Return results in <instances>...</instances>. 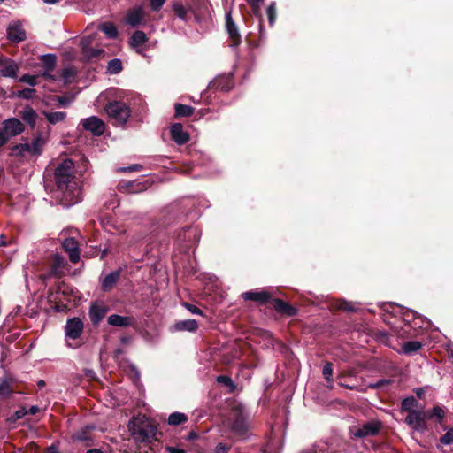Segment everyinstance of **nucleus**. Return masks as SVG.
I'll return each mask as SVG.
<instances>
[{"instance_id":"nucleus-34","label":"nucleus","mask_w":453,"mask_h":453,"mask_svg":"<svg viewBox=\"0 0 453 453\" xmlns=\"http://www.w3.org/2000/svg\"><path fill=\"white\" fill-rule=\"evenodd\" d=\"M27 414V411L24 406L20 407L16 411L13 415L8 417L5 419V424L10 427H15V424L18 420L23 418Z\"/></svg>"},{"instance_id":"nucleus-18","label":"nucleus","mask_w":453,"mask_h":453,"mask_svg":"<svg viewBox=\"0 0 453 453\" xmlns=\"http://www.w3.org/2000/svg\"><path fill=\"white\" fill-rule=\"evenodd\" d=\"M234 87V81L232 75H219L211 81L209 88L211 89L220 90L223 92H228Z\"/></svg>"},{"instance_id":"nucleus-35","label":"nucleus","mask_w":453,"mask_h":453,"mask_svg":"<svg viewBox=\"0 0 453 453\" xmlns=\"http://www.w3.org/2000/svg\"><path fill=\"white\" fill-rule=\"evenodd\" d=\"M399 307L401 309V315L403 322L411 326L417 316H418V313L411 309L404 308L403 306Z\"/></svg>"},{"instance_id":"nucleus-6","label":"nucleus","mask_w":453,"mask_h":453,"mask_svg":"<svg viewBox=\"0 0 453 453\" xmlns=\"http://www.w3.org/2000/svg\"><path fill=\"white\" fill-rule=\"evenodd\" d=\"M250 429L248 418L242 411H236L234 419L231 423V432L240 437L243 438L247 435Z\"/></svg>"},{"instance_id":"nucleus-47","label":"nucleus","mask_w":453,"mask_h":453,"mask_svg":"<svg viewBox=\"0 0 453 453\" xmlns=\"http://www.w3.org/2000/svg\"><path fill=\"white\" fill-rule=\"evenodd\" d=\"M95 38H96V35H90L84 36L81 38V40L80 42L81 52L84 51V50H88L91 47V44L94 42Z\"/></svg>"},{"instance_id":"nucleus-4","label":"nucleus","mask_w":453,"mask_h":453,"mask_svg":"<svg viewBox=\"0 0 453 453\" xmlns=\"http://www.w3.org/2000/svg\"><path fill=\"white\" fill-rule=\"evenodd\" d=\"M383 427V424L379 419H372L363 425L350 426L349 427V434L351 439H364L366 437H373L380 434Z\"/></svg>"},{"instance_id":"nucleus-39","label":"nucleus","mask_w":453,"mask_h":453,"mask_svg":"<svg viewBox=\"0 0 453 453\" xmlns=\"http://www.w3.org/2000/svg\"><path fill=\"white\" fill-rule=\"evenodd\" d=\"M418 406V401L414 396H409L404 398L401 403V410L405 412L415 411L414 407Z\"/></svg>"},{"instance_id":"nucleus-13","label":"nucleus","mask_w":453,"mask_h":453,"mask_svg":"<svg viewBox=\"0 0 453 453\" xmlns=\"http://www.w3.org/2000/svg\"><path fill=\"white\" fill-rule=\"evenodd\" d=\"M14 393H21L18 389V383L12 376H6L0 382V399L9 400Z\"/></svg>"},{"instance_id":"nucleus-41","label":"nucleus","mask_w":453,"mask_h":453,"mask_svg":"<svg viewBox=\"0 0 453 453\" xmlns=\"http://www.w3.org/2000/svg\"><path fill=\"white\" fill-rule=\"evenodd\" d=\"M123 69L122 62L119 58H113L108 62L107 70L111 74L119 73Z\"/></svg>"},{"instance_id":"nucleus-5","label":"nucleus","mask_w":453,"mask_h":453,"mask_svg":"<svg viewBox=\"0 0 453 453\" xmlns=\"http://www.w3.org/2000/svg\"><path fill=\"white\" fill-rule=\"evenodd\" d=\"M45 139L41 134H38L31 143L25 142L14 145L11 148V156L24 157V153L27 152L31 155L39 156L42 153Z\"/></svg>"},{"instance_id":"nucleus-46","label":"nucleus","mask_w":453,"mask_h":453,"mask_svg":"<svg viewBox=\"0 0 453 453\" xmlns=\"http://www.w3.org/2000/svg\"><path fill=\"white\" fill-rule=\"evenodd\" d=\"M64 265H65V259L61 255L55 254L52 256L51 270L53 272H56L57 270L64 267Z\"/></svg>"},{"instance_id":"nucleus-56","label":"nucleus","mask_w":453,"mask_h":453,"mask_svg":"<svg viewBox=\"0 0 453 453\" xmlns=\"http://www.w3.org/2000/svg\"><path fill=\"white\" fill-rule=\"evenodd\" d=\"M142 169V165L140 164H134L128 167H120L118 169L119 173H127V172H134L141 171Z\"/></svg>"},{"instance_id":"nucleus-26","label":"nucleus","mask_w":453,"mask_h":453,"mask_svg":"<svg viewBox=\"0 0 453 453\" xmlns=\"http://www.w3.org/2000/svg\"><path fill=\"white\" fill-rule=\"evenodd\" d=\"M425 418L426 420H435V422L441 425L445 418V410L442 406L435 405L432 409L425 411Z\"/></svg>"},{"instance_id":"nucleus-52","label":"nucleus","mask_w":453,"mask_h":453,"mask_svg":"<svg viewBox=\"0 0 453 453\" xmlns=\"http://www.w3.org/2000/svg\"><path fill=\"white\" fill-rule=\"evenodd\" d=\"M38 75L24 74L20 77L19 81L27 83L30 86H35L37 84Z\"/></svg>"},{"instance_id":"nucleus-64","label":"nucleus","mask_w":453,"mask_h":453,"mask_svg":"<svg viewBox=\"0 0 453 453\" xmlns=\"http://www.w3.org/2000/svg\"><path fill=\"white\" fill-rule=\"evenodd\" d=\"M50 72L51 71L44 70V72L42 73V76L47 80L57 81V77L55 75H52Z\"/></svg>"},{"instance_id":"nucleus-27","label":"nucleus","mask_w":453,"mask_h":453,"mask_svg":"<svg viewBox=\"0 0 453 453\" xmlns=\"http://www.w3.org/2000/svg\"><path fill=\"white\" fill-rule=\"evenodd\" d=\"M144 12L141 6L128 11L127 14V22L132 27H137L142 23Z\"/></svg>"},{"instance_id":"nucleus-51","label":"nucleus","mask_w":453,"mask_h":453,"mask_svg":"<svg viewBox=\"0 0 453 453\" xmlns=\"http://www.w3.org/2000/svg\"><path fill=\"white\" fill-rule=\"evenodd\" d=\"M336 309L343 311H355L354 305L351 303L344 300L339 301L337 303Z\"/></svg>"},{"instance_id":"nucleus-43","label":"nucleus","mask_w":453,"mask_h":453,"mask_svg":"<svg viewBox=\"0 0 453 453\" xmlns=\"http://www.w3.org/2000/svg\"><path fill=\"white\" fill-rule=\"evenodd\" d=\"M81 53L83 57L86 58L88 60H91L93 58L100 57L101 55H104L105 51L103 49H94L90 47L88 50H84V51H82Z\"/></svg>"},{"instance_id":"nucleus-20","label":"nucleus","mask_w":453,"mask_h":453,"mask_svg":"<svg viewBox=\"0 0 453 453\" xmlns=\"http://www.w3.org/2000/svg\"><path fill=\"white\" fill-rule=\"evenodd\" d=\"M63 249L68 253L69 259L75 264L80 260V250L78 242L73 238H66L62 243Z\"/></svg>"},{"instance_id":"nucleus-42","label":"nucleus","mask_w":453,"mask_h":453,"mask_svg":"<svg viewBox=\"0 0 453 453\" xmlns=\"http://www.w3.org/2000/svg\"><path fill=\"white\" fill-rule=\"evenodd\" d=\"M428 319L418 313V316H417L416 319L413 321L410 327L418 332L419 329H422L425 326H428Z\"/></svg>"},{"instance_id":"nucleus-45","label":"nucleus","mask_w":453,"mask_h":453,"mask_svg":"<svg viewBox=\"0 0 453 453\" xmlns=\"http://www.w3.org/2000/svg\"><path fill=\"white\" fill-rule=\"evenodd\" d=\"M266 15L268 19V22L270 26H273L277 17L276 12V4L274 2L271 3L266 8Z\"/></svg>"},{"instance_id":"nucleus-21","label":"nucleus","mask_w":453,"mask_h":453,"mask_svg":"<svg viewBox=\"0 0 453 453\" xmlns=\"http://www.w3.org/2000/svg\"><path fill=\"white\" fill-rule=\"evenodd\" d=\"M95 429L94 426H86L78 432H76L73 438L74 441L84 442L85 446L91 447L94 445V439L91 432Z\"/></svg>"},{"instance_id":"nucleus-40","label":"nucleus","mask_w":453,"mask_h":453,"mask_svg":"<svg viewBox=\"0 0 453 453\" xmlns=\"http://www.w3.org/2000/svg\"><path fill=\"white\" fill-rule=\"evenodd\" d=\"M44 114L47 120L52 125L62 122L66 118V113L64 111L45 112Z\"/></svg>"},{"instance_id":"nucleus-36","label":"nucleus","mask_w":453,"mask_h":453,"mask_svg":"<svg viewBox=\"0 0 453 453\" xmlns=\"http://www.w3.org/2000/svg\"><path fill=\"white\" fill-rule=\"evenodd\" d=\"M40 59L42 61V67L44 68V70L53 71L55 69L56 61H57V58L55 55H53V54L42 55V56H41Z\"/></svg>"},{"instance_id":"nucleus-22","label":"nucleus","mask_w":453,"mask_h":453,"mask_svg":"<svg viewBox=\"0 0 453 453\" xmlns=\"http://www.w3.org/2000/svg\"><path fill=\"white\" fill-rule=\"evenodd\" d=\"M121 269L112 271L107 274L102 280L101 289L104 292H110L113 289L114 286L120 278Z\"/></svg>"},{"instance_id":"nucleus-38","label":"nucleus","mask_w":453,"mask_h":453,"mask_svg":"<svg viewBox=\"0 0 453 453\" xmlns=\"http://www.w3.org/2000/svg\"><path fill=\"white\" fill-rule=\"evenodd\" d=\"M422 348V343L418 341H409L403 344V352L411 355L418 352Z\"/></svg>"},{"instance_id":"nucleus-31","label":"nucleus","mask_w":453,"mask_h":453,"mask_svg":"<svg viewBox=\"0 0 453 453\" xmlns=\"http://www.w3.org/2000/svg\"><path fill=\"white\" fill-rule=\"evenodd\" d=\"M98 29L104 33L110 39H116L118 37V29L111 22H104L100 24Z\"/></svg>"},{"instance_id":"nucleus-23","label":"nucleus","mask_w":453,"mask_h":453,"mask_svg":"<svg viewBox=\"0 0 453 453\" xmlns=\"http://www.w3.org/2000/svg\"><path fill=\"white\" fill-rule=\"evenodd\" d=\"M7 38L15 43L23 42L26 40L25 30L19 24L11 25L7 29Z\"/></svg>"},{"instance_id":"nucleus-33","label":"nucleus","mask_w":453,"mask_h":453,"mask_svg":"<svg viewBox=\"0 0 453 453\" xmlns=\"http://www.w3.org/2000/svg\"><path fill=\"white\" fill-rule=\"evenodd\" d=\"M174 110L175 118L190 117L195 111L194 107L182 104H175Z\"/></svg>"},{"instance_id":"nucleus-12","label":"nucleus","mask_w":453,"mask_h":453,"mask_svg":"<svg viewBox=\"0 0 453 453\" xmlns=\"http://www.w3.org/2000/svg\"><path fill=\"white\" fill-rule=\"evenodd\" d=\"M81 125L84 130L89 131L95 136H100L105 131L104 122L96 116L82 119L81 120Z\"/></svg>"},{"instance_id":"nucleus-19","label":"nucleus","mask_w":453,"mask_h":453,"mask_svg":"<svg viewBox=\"0 0 453 453\" xmlns=\"http://www.w3.org/2000/svg\"><path fill=\"white\" fill-rule=\"evenodd\" d=\"M170 134L172 140L178 145H184L190 139L189 134L183 130V126L180 123H173L171 126Z\"/></svg>"},{"instance_id":"nucleus-44","label":"nucleus","mask_w":453,"mask_h":453,"mask_svg":"<svg viewBox=\"0 0 453 453\" xmlns=\"http://www.w3.org/2000/svg\"><path fill=\"white\" fill-rule=\"evenodd\" d=\"M77 72L74 67H66L62 70L61 77L65 83H70L73 79L76 76Z\"/></svg>"},{"instance_id":"nucleus-49","label":"nucleus","mask_w":453,"mask_h":453,"mask_svg":"<svg viewBox=\"0 0 453 453\" xmlns=\"http://www.w3.org/2000/svg\"><path fill=\"white\" fill-rule=\"evenodd\" d=\"M18 96L24 99H32L36 96V90L26 88L19 92Z\"/></svg>"},{"instance_id":"nucleus-32","label":"nucleus","mask_w":453,"mask_h":453,"mask_svg":"<svg viewBox=\"0 0 453 453\" xmlns=\"http://www.w3.org/2000/svg\"><path fill=\"white\" fill-rule=\"evenodd\" d=\"M188 420V415L182 412L175 411L169 415L168 425L170 426H180L187 423Z\"/></svg>"},{"instance_id":"nucleus-9","label":"nucleus","mask_w":453,"mask_h":453,"mask_svg":"<svg viewBox=\"0 0 453 453\" xmlns=\"http://www.w3.org/2000/svg\"><path fill=\"white\" fill-rule=\"evenodd\" d=\"M242 298L244 301H252L256 303L258 306L265 305L270 303L273 299V295L266 290H250L243 292L241 295Z\"/></svg>"},{"instance_id":"nucleus-29","label":"nucleus","mask_w":453,"mask_h":453,"mask_svg":"<svg viewBox=\"0 0 453 453\" xmlns=\"http://www.w3.org/2000/svg\"><path fill=\"white\" fill-rule=\"evenodd\" d=\"M20 117L32 128H35L36 124L37 113L32 107H25L20 112Z\"/></svg>"},{"instance_id":"nucleus-37","label":"nucleus","mask_w":453,"mask_h":453,"mask_svg":"<svg viewBox=\"0 0 453 453\" xmlns=\"http://www.w3.org/2000/svg\"><path fill=\"white\" fill-rule=\"evenodd\" d=\"M173 12H174L175 16L181 20H188V10L182 4L181 2H174L173 4Z\"/></svg>"},{"instance_id":"nucleus-11","label":"nucleus","mask_w":453,"mask_h":453,"mask_svg":"<svg viewBox=\"0 0 453 453\" xmlns=\"http://www.w3.org/2000/svg\"><path fill=\"white\" fill-rule=\"evenodd\" d=\"M110 308L104 302H93L88 310V316L93 326H97L108 313Z\"/></svg>"},{"instance_id":"nucleus-8","label":"nucleus","mask_w":453,"mask_h":453,"mask_svg":"<svg viewBox=\"0 0 453 453\" xmlns=\"http://www.w3.org/2000/svg\"><path fill=\"white\" fill-rule=\"evenodd\" d=\"M84 330V323L81 319L73 317L68 319L65 326V334L66 339L77 340L81 337Z\"/></svg>"},{"instance_id":"nucleus-58","label":"nucleus","mask_w":453,"mask_h":453,"mask_svg":"<svg viewBox=\"0 0 453 453\" xmlns=\"http://www.w3.org/2000/svg\"><path fill=\"white\" fill-rule=\"evenodd\" d=\"M184 306L187 308L188 311H189L193 314L203 315L202 310L194 304L185 303Z\"/></svg>"},{"instance_id":"nucleus-62","label":"nucleus","mask_w":453,"mask_h":453,"mask_svg":"<svg viewBox=\"0 0 453 453\" xmlns=\"http://www.w3.org/2000/svg\"><path fill=\"white\" fill-rule=\"evenodd\" d=\"M165 450L169 453H187V450L174 446H166Z\"/></svg>"},{"instance_id":"nucleus-2","label":"nucleus","mask_w":453,"mask_h":453,"mask_svg":"<svg viewBox=\"0 0 453 453\" xmlns=\"http://www.w3.org/2000/svg\"><path fill=\"white\" fill-rule=\"evenodd\" d=\"M128 428L135 441L144 446L156 441L157 426L144 416L133 418L128 423Z\"/></svg>"},{"instance_id":"nucleus-16","label":"nucleus","mask_w":453,"mask_h":453,"mask_svg":"<svg viewBox=\"0 0 453 453\" xmlns=\"http://www.w3.org/2000/svg\"><path fill=\"white\" fill-rule=\"evenodd\" d=\"M226 28L229 36V39L232 42L231 46L236 47L240 45L242 42V36L239 33V29L232 19L231 12H227L226 15Z\"/></svg>"},{"instance_id":"nucleus-50","label":"nucleus","mask_w":453,"mask_h":453,"mask_svg":"<svg viewBox=\"0 0 453 453\" xmlns=\"http://www.w3.org/2000/svg\"><path fill=\"white\" fill-rule=\"evenodd\" d=\"M440 442L444 445H450L453 443V427L448 429V431L440 438Z\"/></svg>"},{"instance_id":"nucleus-25","label":"nucleus","mask_w":453,"mask_h":453,"mask_svg":"<svg viewBox=\"0 0 453 453\" xmlns=\"http://www.w3.org/2000/svg\"><path fill=\"white\" fill-rule=\"evenodd\" d=\"M196 236L197 231L196 228L191 226H186L182 228V230L179 233L177 240L180 242H190V244L186 245V248L189 249L192 247V242H196Z\"/></svg>"},{"instance_id":"nucleus-3","label":"nucleus","mask_w":453,"mask_h":453,"mask_svg":"<svg viewBox=\"0 0 453 453\" xmlns=\"http://www.w3.org/2000/svg\"><path fill=\"white\" fill-rule=\"evenodd\" d=\"M104 111L114 124L119 126H124L131 114L129 106L125 102L118 100L108 102Z\"/></svg>"},{"instance_id":"nucleus-53","label":"nucleus","mask_w":453,"mask_h":453,"mask_svg":"<svg viewBox=\"0 0 453 453\" xmlns=\"http://www.w3.org/2000/svg\"><path fill=\"white\" fill-rule=\"evenodd\" d=\"M93 249H95V251L91 254V256H99L100 259L103 260L105 258V257L109 254L110 250L108 247H104V249L97 248V246H91Z\"/></svg>"},{"instance_id":"nucleus-57","label":"nucleus","mask_w":453,"mask_h":453,"mask_svg":"<svg viewBox=\"0 0 453 453\" xmlns=\"http://www.w3.org/2000/svg\"><path fill=\"white\" fill-rule=\"evenodd\" d=\"M165 2L166 0H150V8L153 12H158Z\"/></svg>"},{"instance_id":"nucleus-24","label":"nucleus","mask_w":453,"mask_h":453,"mask_svg":"<svg viewBox=\"0 0 453 453\" xmlns=\"http://www.w3.org/2000/svg\"><path fill=\"white\" fill-rule=\"evenodd\" d=\"M107 322L109 325L117 327H128L134 324L135 319L133 317H125L119 314H111L108 317Z\"/></svg>"},{"instance_id":"nucleus-60","label":"nucleus","mask_w":453,"mask_h":453,"mask_svg":"<svg viewBox=\"0 0 453 453\" xmlns=\"http://www.w3.org/2000/svg\"><path fill=\"white\" fill-rule=\"evenodd\" d=\"M389 383V380H380L375 383L369 384V388L372 389L380 388Z\"/></svg>"},{"instance_id":"nucleus-59","label":"nucleus","mask_w":453,"mask_h":453,"mask_svg":"<svg viewBox=\"0 0 453 453\" xmlns=\"http://www.w3.org/2000/svg\"><path fill=\"white\" fill-rule=\"evenodd\" d=\"M264 0H248V4H250V6L252 8V11L254 12L255 15H257V12H258V9H259V4L263 2Z\"/></svg>"},{"instance_id":"nucleus-7","label":"nucleus","mask_w":453,"mask_h":453,"mask_svg":"<svg viewBox=\"0 0 453 453\" xmlns=\"http://www.w3.org/2000/svg\"><path fill=\"white\" fill-rule=\"evenodd\" d=\"M149 187L147 180L137 179L134 180H121L118 184V190L125 194H138L146 190Z\"/></svg>"},{"instance_id":"nucleus-54","label":"nucleus","mask_w":453,"mask_h":453,"mask_svg":"<svg viewBox=\"0 0 453 453\" xmlns=\"http://www.w3.org/2000/svg\"><path fill=\"white\" fill-rule=\"evenodd\" d=\"M322 372H323V375H324L325 379L327 381H331L332 380V376H333V365H332V363L327 362L324 365Z\"/></svg>"},{"instance_id":"nucleus-17","label":"nucleus","mask_w":453,"mask_h":453,"mask_svg":"<svg viewBox=\"0 0 453 453\" xmlns=\"http://www.w3.org/2000/svg\"><path fill=\"white\" fill-rule=\"evenodd\" d=\"M9 138L20 134L24 131V125L16 118H12L3 122L1 128Z\"/></svg>"},{"instance_id":"nucleus-28","label":"nucleus","mask_w":453,"mask_h":453,"mask_svg":"<svg viewBox=\"0 0 453 453\" xmlns=\"http://www.w3.org/2000/svg\"><path fill=\"white\" fill-rule=\"evenodd\" d=\"M173 327L176 331H188V332H195L198 328V323L196 319H186L177 321Z\"/></svg>"},{"instance_id":"nucleus-63","label":"nucleus","mask_w":453,"mask_h":453,"mask_svg":"<svg viewBox=\"0 0 453 453\" xmlns=\"http://www.w3.org/2000/svg\"><path fill=\"white\" fill-rule=\"evenodd\" d=\"M9 136L0 128V148L7 143Z\"/></svg>"},{"instance_id":"nucleus-48","label":"nucleus","mask_w":453,"mask_h":453,"mask_svg":"<svg viewBox=\"0 0 453 453\" xmlns=\"http://www.w3.org/2000/svg\"><path fill=\"white\" fill-rule=\"evenodd\" d=\"M217 381L226 387L230 388L231 389L235 388V385L233 380L227 375H219L217 377Z\"/></svg>"},{"instance_id":"nucleus-55","label":"nucleus","mask_w":453,"mask_h":453,"mask_svg":"<svg viewBox=\"0 0 453 453\" xmlns=\"http://www.w3.org/2000/svg\"><path fill=\"white\" fill-rule=\"evenodd\" d=\"M231 449V445L225 444L223 442H219L215 449L213 453H228Z\"/></svg>"},{"instance_id":"nucleus-61","label":"nucleus","mask_w":453,"mask_h":453,"mask_svg":"<svg viewBox=\"0 0 453 453\" xmlns=\"http://www.w3.org/2000/svg\"><path fill=\"white\" fill-rule=\"evenodd\" d=\"M200 435L199 434H197L196 431H190L188 432V434L184 437V439L187 441H190V442H193V441H196L199 439Z\"/></svg>"},{"instance_id":"nucleus-14","label":"nucleus","mask_w":453,"mask_h":453,"mask_svg":"<svg viewBox=\"0 0 453 453\" xmlns=\"http://www.w3.org/2000/svg\"><path fill=\"white\" fill-rule=\"evenodd\" d=\"M271 305L273 306V310L280 316L290 318L296 316L298 313V309L296 307L280 298L273 296Z\"/></svg>"},{"instance_id":"nucleus-10","label":"nucleus","mask_w":453,"mask_h":453,"mask_svg":"<svg viewBox=\"0 0 453 453\" xmlns=\"http://www.w3.org/2000/svg\"><path fill=\"white\" fill-rule=\"evenodd\" d=\"M405 423L418 432H425L428 429L425 411H410L405 418Z\"/></svg>"},{"instance_id":"nucleus-30","label":"nucleus","mask_w":453,"mask_h":453,"mask_svg":"<svg viewBox=\"0 0 453 453\" xmlns=\"http://www.w3.org/2000/svg\"><path fill=\"white\" fill-rule=\"evenodd\" d=\"M148 41L146 34L142 30H136L129 39V44L132 48H139Z\"/></svg>"},{"instance_id":"nucleus-1","label":"nucleus","mask_w":453,"mask_h":453,"mask_svg":"<svg viewBox=\"0 0 453 453\" xmlns=\"http://www.w3.org/2000/svg\"><path fill=\"white\" fill-rule=\"evenodd\" d=\"M50 171L44 175L46 188H49ZM56 197L59 203L70 207L81 200V188L74 175V165L71 159H65L53 170V180Z\"/></svg>"},{"instance_id":"nucleus-15","label":"nucleus","mask_w":453,"mask_h":453,"mask_svg":"<svg viewBox=\"0 0 453 453\" xmlns=\"http://www.w3.org/2000/svg\"><path fill=\"white\" fill-rule=\"evenodd\" d=\"M19 65L9 58L0 57V74L4 77L17 78Z\"/></svg>"}]
</instances>
